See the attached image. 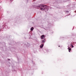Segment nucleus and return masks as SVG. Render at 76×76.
<instances>
[{"label": "nucleus", "instance_id": "nucleus-3", "mask_svg": "<svg viewBox=\"0 0 76 76\" xmlns=\"http://www.w3.org/2000/svg\"><path fill=\"white\" fill-rule=\"evenodd\" d=\"M44 46V45L43 44H42L40 46V48H42Z\"/></svg>", "mask_w": 76, "mask_h": 76}, {"label": "nucleus", "instance_id": "nucleus-1", "mask_svg": "<svg viewBox=\"0 0 76 76\" xmlns=\"http://www.w3.org/2000/svg\"><path fill=\"white\" fill-rule=\"evenodd\" d=\"M44 8V6H42V8L40 9L41 10H44V8Z\"/></svg>", "mask_w": 76, "mask_h": 76}, {"label": "nucleus", "instance_id": "nucleus-8", "mask_svg": "<svg viewBox=\"0 0 76 76\" xmlns=\"http://www.w3.org/2000/svg\"><path fill=\"white\" fill-rule=\"evenodd\" d=\"M8 60L10 61V59H9Z\"/></svg>", "mask_w": 76, "mask_h": 76}, {"label": "nucleus", "instance_id": "nucleus-9", "mask_svg": "<svg viewBox=\"0 0 76 76\" xmlns=\"http://www.w3.org/2000/svg\"><path fill=\"white\" fill-rule=\"evenodd\" d=\"M38 7H39V6H38Z\"/></svg>", "mask_w": 76, "mask_h": 76}, {"label": "nucleus", "instance_id": "nucleus-2", "mask_svg": "<svg viewBox=\"0 0 76 76\" xmlns=\"http://www.w3.org/2000/svg\"><path fill=\"white\" fill-rule=\"evenodd\" d=\"M45 38V37L44 36V35H43L41 36V39H43Z\"/></svg>", "mask_w": 76, "mask_h": 76}, {"label": "nucleus", "instance_id": "nucleus-5", "mask_svg": "<svg viewBox=\"0 0 76 76\" xmlns=\"http://www.w3.org/2000/svg\"><path fill=\"white\" fill-rule=\"evenodd\" d=\"M45 41V39H44L43 40H42V42L43 43H44Z\"/></svg>", "mask_w": 76, "mask_h": 76}, {"label": "nucleus", "instance_id": "nucleus-6", "mask_svg": "<svg viewBox=\"0 0 76 76\" xmlns=\"http://www.w3.org/2000/svg\"><path fill=\"white\" fill-rule=\"evenodd\" d=\"M31 31H33L34 30V28L32 27L31 28Z\"/></svg>", "mask_w": 76, "mask_h": 76}, {"label": "nucleus", "instance_id": "nucleus-7", "mask_svg": "<svg viewBox=\"0 0 76 76\" xmlns=\"http://www.w3.org/2000/svg\"><path fill=\"white\" fill-rule=\"evenodd\" d=\"M72 48H73V46L72 45Z\"/></svg>", "mask_w": 76, "mask_h": 76}, {"label": "nucleus", "instance_id": "nucleus-4", "mask_svg": "<svg viewBox=\"0 0 76 76\" xmlns=\"http://www.w3.org/2000/svg\"><path fill=\"white\" fill-rule=\"evenodd\" d=\"M68 50H69V52H70V51H71V50H72V48H69H69H68Z\"/></svg>", "mask_w": 76, "mask_h": 76}]
</instances>
